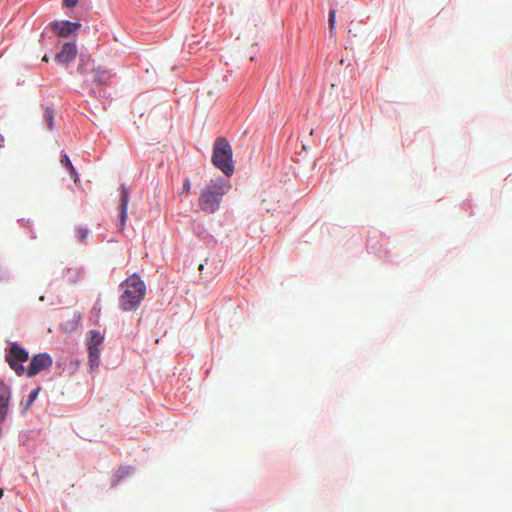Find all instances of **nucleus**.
Returning <instances> with one entry per match:
<instances>
[{"instance_id": "obj_1", "label": "nucleus", "mask_w": 512, "mask_h": 512, "mask_svg": "<svg viewBox=\"0 0 512 512\" xmlns=\"http://www.w3.org/2000/svg\"><path fill=\"white\" fill-rule=\"evenodd\" d=\"M230 183L228 180L217 177L212 179L201 191L199 207L206 213H215L221 204L222 198L228 193Z\"/></svg>"}, {"instance_id": "obj_2", "label": "nucleus", "mask_w": 512, "mask_h": 512, "mask_svg": "<svg viewBox=\"0 0 512 512\" xmlns=\"http://www.w3.org/2000/svg\"><path fill=\"white\" fill-rule=\"evenodd\" d=\"M123 293L120 297V307L124 311H132L139 307L146 294L145 283L134 274L121 284Z\"/></svg>"}, {"instance_id": "obj_3", "label": "nucleus", "mask_w": 512, "mask_h": 512, "mask_svg": "<svg viewBox=\"0 0 512 512\" xmlns=\"http://www.w3.org/2000/svg\"><path fill=\"white\" fill-rule=\"evenodd\" d=\"M212 162L215 167L220 169L227 177L234 172V162L232 158V147L223 137L217 138L214 147Z\"/></svg>"}, {"instance_id": "obj_4", "label": "nucleus", "mask_w": 512, "mask_h": 512, "mask_svg": "<svg viewBox=\"0 0 512 512\" xmlns=\"http://www.w3.org/2000/svg\"><path fill=\"white\" fill-rule=\"evenodd\" d=\"M28 359V351L16 342L10 345L9 350L5 356V361L18 376H21L25 373V367L23 366V363Z\"/></svg>"}, {"instance_id": "obj_5", "label": "nucleus", "mask_w": 512, "mask_h": 512, "mask_svg": "<svg viewBox=\"0 0 512 512\" xmlns=\"http://www.w3.org/2000/svg\"><path fill=\"white\" fill-rule=\"evenodd\" d=\"M53 360L48 353H39L32 357L28 368H25V373L28 377H34L40 372L50 368Z\"/></svg>"}, {"instance_id": "obj_6", "label": "nucleus", "mask_w": 512, "mask_h": 512, "mask_svg": "<svg viewBox=\"0 0 512 512\" xmlns=\"http://www.w3.org/2000/svg\"><path fill=\"white\" fill-rule=\"evenodd\" d=\"M104 341L103 335L96 330L90 331L88 341L89 364L92 368L98 367L100 359V346Z\"/></svg>"}, {"instance_id": "obj_7", "label": "nucleus", "mask_w": 512, "mask_h": 512, "mask_svg": "<svg viewBox=\"0 0 512 512\" xmlns=\"http://www.w3.org/2000/svg\"><path fill=\"white\" fill-rule=\"evenodd\" d=\"M78 22L62 21L51 23L52 30L61 37H67L80 27Z\"/></svg>"}, {"instance_id": "obj_8", "label": "nucleus", "mask_w": 512, "mask_h": 512, "mask_svg": "<svg viewBox=\"0 0 512 512\" xmlns=\"http://www.w3.org/2000/svg\"><path fill=\"white\" fill-rule=\"evenodd\" d=\"M77 54L76 45L73 43H65L61 51L56 55L55 60L59 63L66 64L71 62Z\"/></svg>"}, {"instance_id": "obj_9", "label": "nucleus", "mask_w": 512, "mask_h": 512, "mask_svg": "<svg viewBox=\"0 0 512 512\" xmlns=\"http://www.w3.org/2000/svg\"><path fill=\"white\" fill-rule=\"evenodd\" d=\"M92 73V83L96 84L97 86L107 85L112 78V74L102 66L94 68Z\"/></svg>"}, {"instance_id": "obj_10", "label": "nucleus", "mask_w": 512, "mask_h": 512, "mask_svg": "<svg viewBox=\"0 0 512 512\" xmlns=\"http://www.w3.org/2000/svg\"><path fill=\"white\" fill-rule=\"evenodd\" d=\"M9 399V388L3 383H0V422L3 421L7 415Z\"/></svg>"}, {"instance_id": "obj_11", "label": "nucleus", "mask_w": 512, "mask_h": 512, "mask_svg": "<svg viewBox=\"0 0 512 512\" xmlns=\"http://www.w3.org/2000/svg\"><path fill=\"white\" fill-rule=\"evenodd\" d=\"M127 210H128V192L126 189H123L122 200H121V227L123 228L127 219Z\"/></svg>"}, {"instance_id": "obj_12", "label": "nucleus", "mask_w": 512, "mask_h": 512, "mask_svg": "<svg viewBox=\"0 0 512 512\" xmlns=\"http://www.w3.org/2000/svg\"><path fill=\"white\" fill-rule=\"evenodd\" d=\"M60 162H61L62 166H64L65 168H67L69 170L70 175L73 178L74 182H77L78 181V174H77L74 166L72 165L68 155L67 154H63L62 157H61Z\"/></svg>"}, {"instance_id": "obj_13", "label": "nucleus", "mask_w": 512, "mask_h": 512, "mask_svg": "<svg viewBox=\"0 0 512 512\" xmlns=\"http://www.w3.org/2000/svg\"><path fill=\"white\" fill-rule=\"evenodd\" d=\"M39 391H40V388H36L30 393L29 398H28L27 402L25 403V406H24L25 408H28L35 401V399L38 396Z\"/></svg>"}, {"instance_id": "obj_14", "label": "nucleus", "mask_w": 512, "mask_h": 512, "mask_svg": "<svg viewBox=\"0 0 512 512\" xmlns=\"http://www.w3.org/2000/svg\"><path fill=\"white\" fill-rule=\"evenodd\" d=\"M76 236H77L79 241L83 242V241H85V239L88 236V230L85 229V228L80 227V228H78L76 230Z\"/></svg>"}, {"instance_id": "obj_15", "label": "nucleus", "mask_w": 512, "mask_h": 512, "mask_svg": "<svg viewBox=\"0 0 512 512\" xmlns=\"http://www.w3.org/2000/svg\"><path fill=\"white\" fill-rule=\"evenodd\" d=\"M45 119H46L48 128L52 129L53 128V114H52V110L49 108H47L45 111Z\"/></svg>"}, {"instance_id": "obj_16", "label": "nucleus", "mask_w": 512, "mask_h": 512, "mask_svg": "<svg viewBox=\"0 0 512 512\" xmlns=\"http://www.w3.org/2000/svg\"><path fill=\"white\" fill-rule=\"evenodd\" d=\"M335 26V11L332 10L329 13V29L331 32H333Z\"/></svg>"}, {"instance_id": "obj_17", "label": "nucleus", "mask_w": 512, "mask_h": 512, "mask_svg": "<svg viewBox=\"0 0 512 512\" xmlns=\"http://www.w3.org/2000/svg\"><path fill=\"white\" fill-rule=\"evenodd\" d=\"M190 190H191V182L188 178H186L183 183L182 193L189 194Z\"/></svg>"}, {"instance_id": "obj_18", "label": "nucleus", "mask_w": 512, "mask_h": 512, "mask_svg": "<svg viewBox=\"0 0 512 512\" xmlns=\"http://www.w3.org/2000/svg\"><path fill=\"white\" fill-rule=\"evenodd\" d=\"M78 3V0H63V5L67 8H73Z\"/></svg>"}, {"instance_id": "obj_19", "label": "nucleus", "mask_w": 512, "mask_h": 512, "mask_svg": "<svg viewBox=\"0 0 512 512\" xmlns=\"http://www.w3.org/2000/svg\"><path fill=\"white\" fill-rule=\"evenodd\" d=\"M42 61L43 62H48L49 61V57L47 55H44L43 58H42Z\"/></svg>"}, {"instance_id": "obj_20", "label": "nucleus", "mask_w": 512, "mask_h": 512, "mask_svg": "<svg viewBox=\"0 0 512 512\" xmlns=\"http://www.w3.org/2000/svg\"><path fill=\"white\" fill-rule=\"evenodd\" d=\"M3 143H4V137L0 134V147L2 146Z\"/></svg>"}, {"instance_id": "obj_21", "label": "nucleus", "mask_w": 512, "mask_h": 512, "mask_svg": "<svg viewBox=\"0 0 512 512\" xmlns=\"http://www.w3.org/2000/svg\"><path fill=\"white\" fill-rule=\"evenodd\" d=\"M91 94H93L94 96H97V93L94 89L91 90Z\"/></svg>"}, {"instance_id": "obj_22", "label": "nucleus", "mask_w": 512, "mask_h": 512, "mask_svg": "<svg viewBox=\"0 0 512 512\" xmlns=\"http://www.w3.org/2000/svg\"><path fill=\"white\" fill-rule=\"evenodd\" d=\"M3 493H4L3 489L0 488V498L3 496Z\"/></svg>"}]
</instances>
